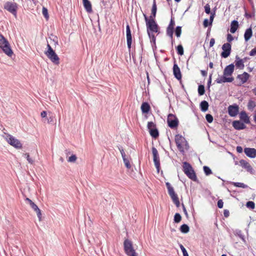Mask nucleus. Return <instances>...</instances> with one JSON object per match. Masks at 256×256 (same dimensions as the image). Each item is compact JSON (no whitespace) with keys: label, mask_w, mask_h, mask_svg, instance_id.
<instances>
[{"label":"nucleus","mask_w":256,"mask_h":256,"mask_svg":"<svg viewBox=\"0 0 256 256\" xmlns=\"http://www.w3.org/2000/svg\"><path fill=\"white\" fill-rule=\"evenodd\" d=\"M234 66L231 64L226 66L224 70L223 76L216 78L215 82L217 84H222L225 82H231L234 80L233 77H230L234 72Z\"/></svg>","instance_id":"nucleus-1"},{"label":"nucleus","mask_w":256,"mask_h":256,"mask_svg":"<svg viewBox=\"0 0 256 256\" xmlns=\"http://www.w3.org/2000/svg\"><path fill=\"white\" fill-rule=\"evenodd\" d=\"M0 48L6 55L9 57H12L14 52L8 40L2 34H0Z\"/></svg>","instance_id":"nucleus-2"},{"label":"nucleus","mask_w":256,"mask_h":256,"mask_svg":"<svg viewBox=\"0 0 256 256\" xmlns=\"http://www.w3.org/2000/svg\"><path fill=\"white\" fill-rule=\"evenodd\" d=\"M183 172L188 176V177L194 182L198 180L196 172H194L192 166L188 162H183Z\"/></svg>","instance_id":"nucleus-3"},{"label":"nucleus","mask_w":256,"mask_h":256,"mask_svg":"<svg viewBox=\"0 0 256 256\" xmlns=\"http://www.w3.org/2000/svg\"><path fill=\"white\" fill-rule=\"evenodd\" d=\"M47 48L48 50L44 52L45 54L53 64L58 65L60 64V58L48 42Z\"/></svg>","instance_id":"nucleus-4"},{"label":"nucleus","mask_w":256,"mask_h":256,"mask_svg":"<svg viewBox=\"0 0 256 256\" xmlns=\"http://www.w3.org/2000/svg\"><path fill=\"white\" fill-rule=\"evenodd\" d=\"M144 20L146 22L147 32H158V26L154 20H149L146 14H144Z\"/></svg>","instance_id":"nucleus-5"},{"label":"nucleus","mask_w":256,"mask_h":256,"mask_svg":"<svg viewBox=\"0 0 256 256\" xmlns=\"http://www.w3.org/2000/svg\"><path fill=\"white\" fill-rule=\"evenodd\" d=\"M2 136L10 145L14 148L17 149H20L22 148V144L20 142L12 136L4 132Z\"/></svg>","instance_id":"nucleus-6"},{"label":"nucleus","mask_w":256,"mask_h":256,"mask_svg":"<svg viewBox=\"0 0 256 256\" xmlns=\"http://www.w3.org/2000/svg\"><path fill=\"white\" fill-rule=\"evenodd\" d=\"M175 142L176 145V146L178 150L182 154L184 153V148L183 146H182V142H184L185 144V149L186 150H188L189 148V146L188 142L186 140V138L180 134H176L175 136Z\"/></svg>","instance_id":"nucleus-7"},{"label":"nucleus","mask_w":256,"mask_h":256,"mask_svg":"<svg viewBox=\"0 0 256 256\" xmlns=\"http://www.w3.org/2000/svg\"><path fill=\"white\" fill-rule=\"evenodd\" d=\"M124 248L126 254L128 256H138L133 248L132 243L130 240L128 239L124 240Z\"/></svg>","instance_id":"nucleus-8"},{"label":"nucleus","mask_w":256,"mask_h":256,"mask_svg":"<svg viewBox=\"0 0 256 256\" xmlns=\"http://www.w3.org/2000/svg\"><path fill=\"white\" fill-rule=\"evenodd\" d=\"M166 185L168 190V194L172 199L174 203L176 204V207H179L180 202L177 194L174 192V188L168 182H166Z\"/></svg>","instance_id":"nucleus-9"},{"label":"nucleus","mask_w":256,"mask_h":256,"mask_svg":"<svg viewBox=\"0 0 256 256\" xmlns=\"http://www.w3.org/2000/svg\"><path fill=\"white\" fill-rule=\"evenodd\" d=\"M4 8L15 17L16 16L18 6L16 3L7 2L4 4Z\"/></svg>","instance_id":"nucleus-10"},{"label":"nucleus","mask_w":256,"mask_h":256,"mask_svg":"<svg viewBox=\"0 0 256 256\" xmlns=\"http://www.w3.org/2000/svg\"><path fill=\"white\" fill-rule=\"evenodd\" d=\"M167 122L170 128H174L178 124V120L175 115L170 114L168 115Z\"/></svg>","instance_id":"nucleus-11"},{"label":"nucleus","mask_w":256,"mask_h":256,"mask_svg":"<svg viewBox=\"0 0 256 256\" xmlns=\"http://www.w3.org/2000/svg\"><path fill=\"white\" fill-rule=\"evenodd\" d=\"M152 152L153 154V160L154 164V166L156 168L158 172H159L160 170V156L156 148H155L154 147L152 148Z\"/></svg>","instance_id":"nucleus-12"},{"label":"nucleus","mask_w":256,"mask_h":256,"mask_svg":"<svg viewBox=\"0 0 256 256\" xmlns=\"http://www.w3.org/2000/svg\"><path fill=\"white\" fill-rule=\"evenodd\" d=\"M222 50L221 56L223 58H228L231 52V44L229 42L224 44L222 46Z\"/></svg>","instance_id":"nucleus-13"},{"label":"nucleus","mask_w":256,"mask_h":256,"mask_svg":"<svg viewBox=\"0 0 256 256\" xmlns=\"http://www.w3.org/2000/svg\"><path fill=\"white\" fill-rule=\"evenodd\" d=\"M126 36L128 48L129 49V50H130L132 44V36L130 27L128 24L126 26Z\"/></svg>","instance_id":"nucleus-14"},{"label":"nucleus","mask_w":256,"mask_h":256,"mask_svg":"<svg viewBox=\"0 0 256 256\" xmlns=\"http://www.w3.org/2000/svg\"><path fill=\"white\" fill-rule=\"evenodd\" d=\"M173 74L174 76L178 80H180L182 79V74L180 68L178 65L174 62L172 68Z\"/></svg>","instance_id":"nucleus-15"},{"label":"nucleus","mask_w":256,"mask_h":256,"mask_svg":"<svg viewBox=\"0 0 256 256\" xmlns=\"http://www.w3.org/2000/svg\"><path fill=\"white\" fill-rule=\"evenodd\" d=\"M238 112V106L236 104L231 105L228 107V112L230 116H236Z\"/></svg>","instance_id":"nucleus-16"},{"label":"nucleus","mask_w":256,"mask_h":256,"mask_svg":"<svg viewBox=\"0 0 256 256\" xmlns=\"http://www.w3.org/2000/svg\"><path fill=\"white\" fill-rule=\"evenodd\" d=\"M244 152L245 154L249 158H254L256 157V149L254 148H244Z\"/></svg>","instance_id":"nucleus-17"},{"label":"nucleus","mask_w":256,"mask_h":256,"mask_svg":"<svg viewBox=\"0 0 256 256\" xmlns=\"http://www.w3.org/2000/svg\"><path fill=\"white\" fill-rule=\"evenodd\" d=\"M232 126L237 130H242L246 128L245 124L240 120H234L232 122Z\"/></svg>","instance_id":"nucleus-18"},{"label":"nucleus","mask_w":256,"mask_h":256,"mask_svg":"<svg viewBox=\"0 0 256 256\" xmlns=\"http://www.w3.org/2000/svg\"><path fill=\"white\" fill-rule=\"evenodd\" d=\"M30 207L34 210L36 212L39 220L40 221L42 220V214L40 208L33 202H30Z\"/></svg>","instance_id":"nucleus-19"},{"label":"nucleus","mask_w":256,"mask_h":256,"mask_svg":"<svg viewBox=\"0 0 256 256\" xmlns=\"http://www.w3.org/2000/svg\"><path fill=\"white\" fill-rule=\"evenodd\" d=\"M249 77L250 74L246 72H244L242 74H238L237 78L241 80L242 84H244L247 82Z\"/></svg>","instance_id":"nucleus-20"},{"label":"nucleus","mask_w":256,"mask_h":256,"mask_svg":"<svg viewBox=\"0 0 256 256\" xmlns=\"http://www.w3.org/2000/svg\"><path fill=\"white\" fill-rule=\"evenodd\" d=\"M240 164L242 168L246 169L248 172H252V168L249 164V163L244 160H240Z\"/></svg>","instance_id":"nucleus-21"},{"label":"nucleus","mask_w":256,"mask_h":256,"mask_svg":"<svg viewBox=\"0 0 256 256\" xmlns=\"http://www.w3.org/2000/svg\"><path fill=\"white\" fill-rule=\"evenodd\" d=\"M156 10H157L156 4V2L155 0H154L153 4H152V8L151 15L150 16V18H148L149 20H152V19L154 20L156 16Z\"/></svg>","instance_id":"nucleus-22"},{"label":"nucleus","mask_w":256,"mask_h":256,"mask_svg":"<svg viewBox=\"0 0 256 256\" xmlns=\"http://www.w3.org/2000/svg\"><path fill=\"white\" fill-rule=\"evenodd\" d=\"M84 6L88 12H92V8L90 2L88 0H82Z\"/></svg>","instance_id":"nucleus-23"},{"label":"nucleus","mask_w":256,"mask_h":256,"mask_svg":"<svg viewBox=\"0 0 256 256\" xmlns=\"http://www.w3.org/2000/svg\"><path fill=\"white\" fill-rule=\"evenodd\" d=\"M252 36V31L251 28H248L245 31L244 38L246 42L250 40Z\"/></svg>","instance_id":"nucleus-24"},{"label":"nucleus","mask_w":256,"mask_h":256,"mask_svg":"<svg viewBox=\"0 0 256 256\" xmlns=\"http://www.w3.org/2000/svg\"><path fill=\"white\" fill-rule=\"evenodd\" d=\"M244 60L242 59H240V58L236 56V66L237 68L242 70L244 68Z\"/></svg>","instance_id":"nucleus-25"},{"label":"nucleus","mask_w":256,"mask_h":256,"mask_svg":"<svg viewBox=\"0 0 256 256\" xmlns=\"http://www.w3.org/2000/svg\"><path fill=\"white\" fill-rule=\"evenodd\" d=\"M240 118L246 124H249L250 122L249 117L244 111L240 112Z\"/></svg>","instance_id":"nucleus-26"},{"label":"nucleus","mask_w":256,"mask_h":256,"mask_svg":"<svg viewBox=\"0 0 256 256\" xmlns=\"http://www.w3.org/2000/svg\"><path fill=\"white\" fill-rule=\"evenodd\" d=\"M238 27V22L236 20H232L230 24V32L232 34L236 32V30H237Z\"/></svg>","instance_id":"nucleus-27"},{"label":"nucleus","mask_w":256,"mask_h":256,"mask_svg":"<svg viewBox=\"0 0 256 256\" xmlns=\"http://www.w3.org/2000/svg\"><path fill=\"white\" fill-rule=\"evenodd\" d=\"M141 110L144 114H147L150 110V104L147 102H144L141 106Z\"/></svg>","instance_id":"nucleus-28"},{"label":"nucleus","mask_w":256,"mask_h":256,"mask_svg":"<svg viewBox=\"0 0 256 256\" xmlns=\"http://www.w3.org/2000/svg\"><path fill=\"white\" fill-rule=\"evenodd\" d=\"M209 104L206 100H203L200 103V108L202 112H205L208 110Z\"/></svg>","instance_id":"nucleus-29"},{"label":"nucleus","mask_w":256,"mask_h":256,"mask_svg":"<svg viewBox=\"0 0 256 256\" xmlns=\"http://www.w3.org/2000/svg\"><path fill=\"white\" fill-rule=\"evenodd\" d=\"M149 130L150 136L154 138H157L159 136V132L156 128L150 129Z\"/></svg>","instance_id":"nucleus-30"},{"label":"nucleus","mask_w":256,"mask_h":256,"mask_svg":"<svg viewBox=\"0 0 256 256\" xmlns=\"http://www.w3.org/2000/svg\"><path fill=\"white\" fill-rule=\"evenodd\" d=\"M230 183L236 187L242 188H248V185L242 182H230Z\"/></svg>","instance_id":"nucleus-31"},{"label":"nucleus","mask_w":256,"mask_h":256,"mask_svg":"<svg viewBox=\"0 0 256 256\" xmlns=\"http://www.w3.org/2000/svg\"><path fill=\"white\" fill-rule=\"evenodd\" d=\"M180 230L182 233L187 234L190 230V228L186 224H183L180 226Z\"/></svg>","instance_id":"nucleus-32"},{"label":"nucleus","mask_w":256,"mask_h":256,"mask_svg":"<svg viewBox=\"0 0 256 256\" xmlns=\"http://www.w3.org/2000/svg\"><path fill=\"white\" fill-rule=\"evenodd\" d=\"M174 33V28L168 26L166 28V34L172 40ZM172 43L173 44V40H172Z\"/></svg>","instance_id":"nucleus-33"},{"label":"nucleus","mask_w":256,"mask_h":256,"mask_svg":"<svg viewBox=\"0 0 256 256\" xmlns=\"http://www.w3.org/2000/svg\"><path fill=\"white\" fill-rule=\"evenodd\" d=\"M198 94L199 96H202L205 92L204 86L202 84H200L198 86Z\"/></svg>","instance_id":"nucleus-34"},{"label":"nucleus","mask_w":256,"mask_h":256,"mask_svg":"<svg viewBox=\"0 0 256 256\" xmlns=\"http://www.w3.org/2000/svg\"><path fill=\"white\" fill-rule=\"evenodd\" d=\"M176 51L178 54L180 56H182L184 54V48L182 44L178 45L176 48Z\"/></svg>","instance_id":"nucleus-35"},{"label":"nucleus","mask_w":256,"mask_h":256,"mask_svg":"<svg viewBox=\"0 0 256 256\" xmlns=\"http://www.w3.org/2000/svg\"><path fill=\"white\" fill-rule=\"evenodd\" d=\"M246 206L248 208L251 210H254L255 208V204L252 201H248Z\"/></svg>","instance_id":"nucleus-36"},{"label":"nucleus","mask_w":256,"mask_h":256,"mask_svg":"<svg viewBox=\"0 0 256 256\" xmlns=\"http://www.w3.org/2000/svg\"><path fill=\"white\" fill-rule=\"evenodd\" d=\"M204 172L206 176H209L212 174V171L210 168L208 166H204L203 167Z\"/></svg>","instance_id":"nucleus-37"},{"label":"nucleus","mask_w":256,"mask_h":256,"mask_svg":"<svg viewBox=\"0 0 256 256\" xmlns=\"http://www.w3.org/2000/svg\"><path fill=\"white\" fill-rule=\"evenodd\" d=\"M235 234L240 238L244 242H245L244 236L242 234V232L240 230H236Z\"/></svg>","instance_id":"nucleus-38"},{"label":"nucleus","mask_w":256,"mask_h":256,"mask_svg":"<svg viewBox=\"0 0 256 256\" xmlns=\"http://www.w3.org/2000/svg\"><path fill=\"white\" fill-rule=\"evenodd\" d=\"M256 104L254 102L253 100H250L248 104V108L250 110H253V109L255 108Z\"/></svg>","instance_id":"nucleus-39"},{"label":"nucleus","mask_w":256,"mask_h":256,"mask_svg":"<svg viewBox=\"0 0 256 256\" xmlns=\"http://www.w3.org/2000/svg\"><path fill=\"white\" fill-rule=\"evenodd\" d=\"M182 33V27L180 26H177L175 29V34L176 36L178 38L180 36Z\"/></svg>","instance_id":"nucleus-40"},{"label":"nucleus","mask_w":256,"mask_h":256,"mask_svg":"<svg viewBox=\"0 0 256 256\" xmlns=\"http://www.w3.org/2000/svg\"><path fill=\"white\" fill-rule=\"evenodd\" d=\"M122 160H123L126 166L128 168H130L131 167V166H130V163L128 158L126 156H125L122 158Z\"/></svg>","instance_id":"nucleus-41"},{"label":"nucleus","mask_w":256,"mask_h":256,"mask_svg":"<svg viewBox=\"0 0 256 256\" xmlns=\"http://www.w3.org/2000/svg\"><path fill=\"white\" fill-rule=\"evenodd\" d=\"M181 219H182V216H180V214L176 213L174 214V222L176 223H178L179 222H180V221L181 220Z\"/></svg>","instance_id":"nucleus-42"},{"label":"nucleus","mask_w":256,"mask_h":256,"mask_svg":"<svg viewBox=\"0 0 256 256\" xmlns=\"http://www.w3.org/2000/svg\"><path fill=\"white\" fill-rule=\"evenodd\" d=\"M152 33V32H148V36L150 40V42L152 43V42L155 44L156 38V36H154V35Z\"/></svg>","instance_id":"nucleus-43"},{"label":"nucleus","mask_w":256,"mask_h":256,"mask_svg":"<svg viewBox=\"0 0 256 256\" xmlns=\"http://www.w3.org/2000/svg\"><path fill=\"white\" fill-rule=\"evenodd\" d=\"M215 14H216V10H214L212 12L210 13V20H210L209 24H210V26L212 25Z\"/></svg>","instance_id":"nucleus-44"},{"label":"nucleus","mask_w":256,"mask_h":256,"mask_svg":"<svg viewBox=\"0 0 256 256\" xmlns=\"http://www.w3.org/2000/svg\"><path fill=\"white\" fill-rule=\"evenodd\" d=\"M42 13L46 19H48V10L46 8H45V7L42 8Z\"/></svg>","instance_id":"nucleus-45"},{"label":"nucleus","mask_w":256,"mask_h":256,"mask_svg":"<svg viewBox=\"0 0 256 256\" xmlns=\"http://www.w3.org/2000/svg\"><path fill=\"white\" fill-rule=\"evenodd\" d=\"M24 156H25L27 160L28 161V163H30V164H34V160L32 158H30V156L28 154V153L25 154Z\"/></svg>","instance_id":"nucleus-46"},{"label":"nucleus","mask_w":256,"mask_h":256,"mask_svg":"<svg viewBox=\"0 0 256 256\" xmlns=\"http://www.w3.org/2000/svg\"><path fill=\"white\" fill-rule=\"evenodd\" d=\"M206 118L208 123L212 122L214 120L212 116L210 114H206Z\"/></svg>","instance_id":"nucleus-47"},{"label":"nucleus","mask_w":256,"mask_h":256,"mask_svg":"<svg viewBox=\"0 0 256 256\" xmlns=\"http://www.w3.org/2000/svg\"><path fill=\"white\" fill-rule=\"evenodd\" d=\"M76 156L75 154H72L70 156L68 160V161L70 162H74L76 160Z\"/></svg>","instance_id":"nucleus-48"},{"label":"nucleus","mask_w":256,"mask_h":256,"mask_svg":"<svg viewBox=\"0 0 256 256\" xmlns=\"http://www.w3.org/2000/svg\"><path fill=\"white\" fill-rule=\"evenodd\" d=\"M180 247L182 252L183 256H188V253L186 250V249L184 248V247L182 245L180 244Z\"/></svg>","instance_id":"nucleus-49"},{"label":"nucleus","mask_w":256,"mask_h":256,"mask_svg":"<svg viewBox=\"0 0 256 256\" xmlns=\"http://www.w3.org/2000/svg\"><path fill=\"white\" fill-rule=\"evenodd\" d=\"M204 11H205V12L206 14H210V6L209 5V4H206V6H204Z\"/></svg>","instance_id":"nucleus-50"},{"label":"nucleus","mask_w":256,"mask_h":256,"mask_svg":"<svg viewBox=\"0 0 256 256\" xmlns=\"http://www.w3.org/2000/svg\"><path fill=\"white\" fill-rule=\"evenodd\" d=\"M147 126L148 130L152 129V128H156V124L152 122H148Z\"/></svg>","instance_id":"nucleus-51"},{"label":"nucleus","mask_w":256,"mask_h":256,"mask_svg":"<svg viewBox=\"0 0 256 256\" xmlns=\"http://www.w3.org/2000/svg\"><path fill=\"white\" fill-rule=\"evenodd\" d=\"M50 38L51 40H52L53 42H54V44L55 46H56L58 44V38L56 36H52V37Z\"/></svg>","instance_id":"nucleus-52"},{"label":"nucleus","mask_w":256,"mask_h":256,"mask_svg":"<svg viewBox=\"0 0 256 256\" xmlns=\"http://www.w3.org/2000/svg\"><path fill=\"white\" fill-rule=\"evenodd\" d=\"M118 150L120 152L122 158L126 156V154L124 152V150L123 149L122 147V146H118Z\"/></svg>","instance_id":"nucleus-53"},{"label":"nucleus","mask_w":256,"mask_h":256,"mask_svg":"<svg viewBox=\"0 0 256 256\" xmlns=\"http://www.w3.org/2000/svg\"><path fill=\"white\" fill-rule=\"evenodd\" d=\"M224 202L222 200H219L218 202V206L220 208H222L223 207Z\"/></svg>","instance_id":"nucleus-54"},{"label":"nucleus","mask_w":256,"mask_h":256,"mask_svg":"<svg viewBox=\"0 0 256 256\" xmlns=\"http://www.w3.org/2000/svg\"><path fill=\"white\" fill-rule=\"evenodd\" d=\"M249 54L250 56H256V47L251 50L249 53Z\"/></svg>","instance_id":"nucleus-55"},{"label":"nucleus","mask_w":256,"mask_h":256,"mask_svg":"<svg viewBox=\"0 0 256 256\" xmlns=\"http://www.w3.org/2000/svg\"><path fill=\"white\" fill-rule=\"evenodd\" d=\"M210 20H208V19H204L203 22V25L204 28L208 27V26H210V24H209Z\"/></svg>","instance_id":"nucleus-56"},{"label":"nucleus","mask_w":256,"mask_h":256,"mask_svg":"<svg viewBox=\"0 0 256 256\" xmlns=\"http://www.w3.org/2000/svg\"><path fill=\"white\" fill-rule=\"evenodd\" d=\"M212 74H210L208 80V88H210V86H211V82H212Z\"/></svg>","instance_id":"nucleus-57"},{"label":"nucleus","mask_w":256,"mask_h":256,"mask_svg":"<svg viewBox=\"0 0 256 256\" xmlns=\"http://www.w3.org/2000/svg\"><path fill=\"white\" fill-rule=\"evenodd\" d=\"M234 40V38L233 36L230 34H227V40L228 41V42H231L232 41Z\"/></svg>","instance_id":"nucleus-58"},{"label":"nucleus","mask_w":256,"mask_h":256,"mask_svg":"<svg viewBox=\"0 0 256 256\" xmlns=\"http://www.w3.org/2000/svg\"><path fill=\"white\" fill-rule=\"evenodd\" d=\"M174 25H175V22L173 20V19L172 18L168 26L174 28Z\"/></svg>","instance_id":"nucleus-59"},{"label":"nucleus","mask_w":256,"mask_h":256,"mask_svg":"<svg viewBox=\"0 0 256 256\" xmlns=\"http://www.w3.org/2000/svg\"><path fill=\"white\" fill-rule=\"evenodd\" d=\"M224 217L228 218L230 215L229 210H224Z\"/></svg>","instance_id":"nucleus-60"},{"label":"nucleus","mask_w":256,"mask_h":256,"mask_svg":"<svg viewBox=\"0 0 256 256\" xmlns=\"http://www.w3.org/2000/svg\"><path fill=\"white\" fill-rule=\"evenodd\" d=\"M236 151L238 153H241L242 152L243 149L240 146H238L236 148Z\"/></svg>","instance_id":"nucleus-61"},{"label":"nucleus","mask_w":256,"mask_h":256,"mask_svg":"<svg viewBox=\"0 0 256 256\" xmlns=\"http://www.w3.org/2000/svg\"><path fill=\"white\" fill-rule=\"evenodd\" d=\"M214 43H215L214 39V38H211L210 40V46L212 47L214 45Z\"/></svg>","instance_id":"nucleus-62"},{"label":"nucleus","mask_w":256,"mask_h":256,"mask_svg":"<svg viewBox=\"0 0 256 256\" xmlns=\"http://www.w3.org/2000/svg\"><path fill=\"white\" fill-rule=\"evenodd\" d=\"M40 116L43 118H46L47 112L46 111H42L41 112Z\"/></svg>","instance_id":"nucleus-63"},{"label":"nucleus","mask_w":256,"mask_h":256,"mask_svg":"<svg viewBox=\"0 0 256 256\" xmlns=\"http://www.w3.org/2000/svg\"><path fill=\"white\" fill-rule=\"evenodd\" d=\"M182 206L183 211H184V214H186V216H188V214L186 210L184 204H182Z\"/></svg>","instance_id":"nucleus-64"}]
</instances>
